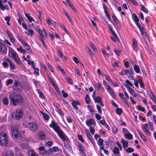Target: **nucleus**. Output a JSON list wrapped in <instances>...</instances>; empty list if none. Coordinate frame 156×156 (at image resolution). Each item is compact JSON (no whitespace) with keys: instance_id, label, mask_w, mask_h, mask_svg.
Listing matches in <instances>:
<instances>
[{"instance_id":"obj_46","label":"nucleus","mask_w":156,"mask_h":156,"mask_svg":"<svg viewBox=\"0 0 156 156\" xmlns=\"http://www.w3.org/2000/svg\"><path fill=\"white\" fill-rule=\"evenodd\" d=\"M96 107L98 113L100 114H102L101 108L100 106L98 105H96Z\"/></svg>"},{"instance_id":"obj_8","label":"nucleus","mask_w":156,"mask_h":156,"mask_svg":"<svg viewBox=\"0 0 156 156\" xmlns=\"http://www.w3.org/2000/svg\"><path fill=\"white\" fill-rule=\"evenodd\" d=\"M86 123L87 126L90 127L92 125H95L96 122L94 119H91L87 120L86 121Z\"/></svg>"},{"instance_id":"obj_15","label":"nucleus","mask_w":156,"mask_h":156,"mask_svg":"<svg viewBox=\"0 0 156 156\" xmlns=\"http://www.w3.org/2000/svg\"><path fill=\"white\" fill-rule=\"evenodd\" d=\"M113 152L115 154L117 155L115 156H121L119 149L118 147H115L113 148Z\"/></svg>"},{"instance_id":"obj_5","label":"nucleus","mask_w":156,"mask_h":156,"mask_svg":"<svg viewBox=\"0 0 156 156\" xmlns=\"http://www.w3.org/2000/svg\"><path fill=\"white\" fill-rule=\"evenodd\" d=\"M27 127L30 129L32 132L36 131L38 128L37 124L34 122H31L27 124Z\"/></svg>"},{"instance_id":"obj_25","label":"nucleus","mask_w":156,"mask_h":156,"mask_svg":"<svg viewBox=\"0 0 156 156\" xmlns=\"http://www.w3.org/2000/svg\"><path fill=\"white\" fill-rule=\"evenodd\" d=\"M149 95L151 98L152 100L156 104V98L154 95V94L151 91L149 94Z\"/></svg>"},{"instance_id":"obj_61","label":"nucleus","mask_w":156,"mask_h":156,"mask_svg":"<svg viewBox=\"0 0 156 156\" xmlns=\"http://www.w3.org/2000/svg\"><path fill=\"white\" fill-rule=\"evenodd\" d=\"M88 109L91 112H94V110L93 109L92 107L90 105H88L87 106Z\"/></svg>"},{"instance_id":"obj_6","label":"nucleus","mask_w":156,"mask_h":156,"mask_svg":"<svg viewBox=\"0 0 156 156\" xmlns=\"http://www.w3.org/2000/svg\"><path fill=\"white\" fill-rule=\"evenodd\" d=\"M13 89L17 91H20L22 89V86L20 82L18 80H15L13 86Z\"/></svg>"},{"instance_id":"obj_19","label":"nucleus","mask_w":156,"mask_h":156,"mask_svg":"<svg viewBox=\"0 0 156 156\" xmlns=\"http://www.w3.org/2000/svg\"><path fill=\"white\" fill-rule=\"evenodd\" d=\"M133 48L135 50L137 47V41L135 38H133Z\"/></svg>"},{"instance_id":"obj_58","label":"nucleus","mask_w":156,"mask_h":156,"mask_svg":"<svg viewBox=\"0 0 156 156\" xmlns=\"http://www.w3.org/2000/svg\"><path fill=\"white\" fill-rule=\"evenodd\" d=\"M74 71L75 73L77 74L79 76H81V74L80 72V71L76 68H74Z\"/></svg>"},{"instance_id":"obj_33","label":"nucleus","mask_w":156,"mask_h":156,"mask_svg":"<svg viewBox=\"0 0 156 156\" xmlns=\"http://www.w3.org/2000/svg\"><path fill=\"white\" fill-rule=\"evenodd\" d=\"M14 60L16 63L20 66L21 64V61L19 56L14 59Z\"/></svg>"},{"instance_id":"obj_21","label":"nucleus","mask_w":156,"mask_h":156,"mask_svg":"<svg viewBox=\"0 0 156 156\" xmlns=\"http://www.w3.org/2000/svg\"><path fill=\"white\" fill-rule=\"evenodd\" d=\"M9 55L10 57L16 54V53L11 47H9Z\"/></svg>"},{"instance_id":"obj_32","label":"nucleus","mask_w":156,"mask_h":156,"mask_svg":"<svg viewBox=\"0 0 156 156\" xmlns=\"http://www.w3.org/2000/svg\"><path fill=\"white\" fill-rule=\"evenodd\" d=\"M26 17L28 19V21L30 23H31L32 21L33 20V18L30 16L27 13H25Z\"/></svg>"},{"instance_id":"obj_41","label":"nucleus","mask_w":156,"mask_h":156,"mask_svg":"<svg viewBox=\"0 0 156 156\" xmlns=\"http://www.w3.org/2000/svg\"><path fill=\"white\" fill-rule=\"evenodd\" d=\"M116 113L118 115H120L122 112V110L121 108H117L116 109Z\"/></svg>"},{"instance_id":"obj_55","label":"nucleus","mask_w":156,"mask_h":156,"mask_svg":"<svg viewBox=\"0 0 156 156\" xmlns=\"http://www.w3.org/2000/svg\"><path fill=\"white\" fill-rule=\"evenodd\" d=\"M103 6L104 9V11L105 13H107L108 12L107 10V7L106 5L104 3H103Z\"/></svg>"},{"instance_id":"obj_17","label":"nucleus","mask_w":156,"mask_h":156,"mask_svg":"<svg viewBox=\"0 0 156 156\" xmlns=\"http://www.w3.org/2000/svg\"><path fill=\"white\" fill-rule=\"evenodd\" d=\"M0 8L3 11L5 9L8 10H9L8 5H5V6H4L2 5L1 0H0Z\"/></svg>"},{"instance_id":"obj_2","label":"nucleus","mask_w":156,"mask_h":156,"mask_svg":"<svg viewBox=\"0 0 156 156\" xmlns=\"http://www.w3.org/2000/svg\"><path fill=\"white\" fill-rule=\"evenodd\" d=\"M9 98L14 106L23 102V98L20 94L12 93L9 96Z\"/></svg>"},{"instance_id":"obj_60","label":"nucleus","mask_w":156,"mask_h":156,"mask_svg":"<svg viewBox=\"0 0 156 156\" xmlns=\"http://www.w3.org/2000/svg\"><path fill=\"white\" fill-rule=\"evenodd\" d=\"M119 74L121 76L125 75H126V69H124L122 70L119 73Z\"/></svg>"},{"instance_id":"obj_48","label":"nucleus","mask_w":156,"mask_h":156,"mask_svg":"<svg viewBox=\"0 0 156 156\" xmlns=\"http://www.w3.org/2000/svg\"><path fill=\"white\" fill-rule=\"evenodd\" d=\"M42 115L45 120H48L49 119V116L46 113L42 112Z\"/></svg>"},{"instance_id":"obj_31","label":"nucleus","mask_w":156,"mask_h":156,"mask_svg":"<svg viewBox=\"0 0 156 156\" xmlns=\"http://www.w3.org/2000/svg\"><path fill=\"white\" fill-rule=\"evenodd\" d=\"M85 100L86 103L88 104H89L90 102V98L88 94H86L85 98Z\"/></svg>"},{"instance_id":"obj_54","label":"nucleus","mask_w":156,"mask_h":156,"mask_svg":"<svg viewBox=\"0 0 156 156\" xmlns=\"http://www.w3.org/2000/svg\"><path fill=\"white\" fill-rule=\"evenodd\" d=\"M89 45L93 49V50L94 51H97L96 48L94 47L93 44L92 43H91V42H90Z\"/></svg>"},{"instance_id":"obj_62","label":"nucleus","mask_w":156,"mask_h":156,"mask_svg":"<svg viewBox=\"0 0 156 156\" xmlns=\"http://www.w3.org/2000/svg\"><path fill=\"white\" fill-rule=\"evenodd\" d=\"M86 49L87 50L88 52L90 54V55L92 57H93L94 55L90 49L88 47H87Z\"/></svg>"},{"instance_id":"obj_42","label":"nucleus","mask_w":156,"mask_h":156,"mask_svg":"<svg viewBox=\"0 0 156 156\" xmlns=\"http://www.w3.org/2000/svg\"><path fill=\"white\" fill-rule=\"evenodd\" d=\"M48 78L50 81V83L52 85V86H54V85L56 83L54 81V80L52 79V78L49 76H48Z\"/></svg>"},{"instance_id":"obj_30","label":"nucleus","mask_w":156,"mask_h":156,"mask_svg":"<svg viewBox=\"0 0 156 156\" xmlns=\"http://www.w3.org/2000/svg\"><path fill=\"white\" fill-rule=\"evenodd\" d=\"M94 101L95 103H99L102 101L101 98L99 96H98L94 98Z\"/></svg>"},{"instance_id":"obj_28","label":"nucleus","mask_w":156,"mask_h":156,"mask_svg":"<svg viewBox=\"0 0 156 156\" xmlns=\"http://www.w3.org/2000/svg\"><path fill=\"white\" fill-rule=\"evenodd\" d=\"M124 137L127 139L132 140L133 139V135L129 132L127 134H124Z\"/></svg>"},{"instance_id":"obj_22","label":"nucleus","mask_w":156,"mask_h":156,"mask_svg":"<svg viewBox=\"0 0 156 156\" xmlns=\"http://www.w3.org/2000/svg\"><path fill=\"white\" fill-rule=\"evenodd\" d=\"M78 147L79 148V151L81 152L85 151L84 147L80 143H78Z\"/></svg>"},{"instance_id":"obj_27","label":"nucleus","mask_w":156,"mask_h":156,"mask_svg":"<svg viewBox=\"0 0 156 156\" xmlns=\"http://www.w3.org/2000/svg\"><path fill=\"white\" fill-rule=\"evenodd\" d=\"M58 150L59 148L57 147L54 146L52 148H49L48 151V152H49V151L50 152L51 151H55V152H56L58 151Z\"/></svg>"},{"instance_id":"obj_56","label":"nucleus","mask_w":156,"mask_h":156,"mask_svg":"<svg viewBox=\"0 0 156 156\" xmlns=\"http://www.w3.org/2000/svg\"><path fill=\"white\" fill-rule=\"evenodd\" d=\"M17 39L19 41H20L21 43L24 41L22 38L19 35H17Z\"/></svg>"},{"instance_id":"obj_38","label":"nucleus","mask_w":156,"mask_h":156,"mask_svg":"<svg viewBox=\"0 0 156 156\" xmlns=\"http://www.w3.org/2000/svg\"><path fill=\"white\" fill-rule=\"evenodd\" d=\"M136 107L138 110H140L143 112H144L145 111V109L144 108L142 107L140 105H137Z\"/></svg>"},{"instance_id":"obj_34","label":"nucleus","mask_w":156,"mask_h":156,"mask_svg":"<svg viewBox=\"0 0 156 156\" xmlns=\"http://www.w3.org/2000/svg\"><path fill=\"white\" fill-rule=\"evenodd\" d=\"M126 75H131L133 73V71L132 69V67H129V69H126Z\"/></svg>"},{"instance_id":"obj_18","label":"nucleus","mask_w":156,"mask_h":156,"mask_svg":"<svg viewBox=\"0 0 156 156\" xmlns=\"http://www.w3.org/2000/svg\"><path fill=\"white\" fill-rule=\"evenodd\" d=\"M121 142L122 144L123 148H126L128 147V142L126 141L123 138L122 139Z\"/></svg>"},{"instance_id":"obj_10","label":"nucleus","mask_w":156,"mask_h":156,"mask_svg":"<svg viewBox=\"0 0 156 156\" xmlns=\"http://www.w3.org/2000/svg\"><path fill=\"white\" fill-rule=\"evenodd\" d=\"M12 136L14 137L15 138H17L18 137H20V133L19 132L18 130L16 129H15L12 130Z\"/></svg>"},{"instance_id":"obj_3","label":"nucleus","mask_w":156,"mask_h":156,"mask_svg":"<svg viewBox=\"0 0 156 156\" xmlns=\"http://www.w3.org/2000/svg\"><path fill=\"white\" fill-rule=\"evenodd\" d=\"M9 143L7 135L5 133L2 132L0 133V145L6 146Z\"/></svg>"},{"instance_id":"obj_7","label":"nucleus","mask_w":156,"mask_h":156,"mask_svg":"<svg viewBox=\"0 0 156 156\" xmlns=\"http://www.w3.org/2000/svg\"><path fill=\"white\" fill-rule=\"evenodd\" d=\"M7 52V49L3 43L0 42V53L2 55H5Z\"/></svg>"},{"instance_id":"obj_50","label":"nucleus","mask_w":156,"mask_h":156,"mask_svg":"<svg viewBox=\"0 0 156 156\" xmlns=\"http://www.w3.org/2000/svg\"><path fill=\"white\" fill-rule=\"evenodd\" d=\"M138 82L140 84V87L141 88H144V83H143L142 80L140 79H139L138 80Z\"/></svg>"},{"instance_id":"obj_51","label":"nucleus","mask_w":156,"mask_h":156,"mask_svg":"<svg viewBox=\"0 0 156 156\" xmlns=\"http://www.w3.org/2000/svg\"><path fill=\"white\" fill-rule=\"evenodd\" d=\"M37 31L40 36V37H44L42 32L40 29L37 28Z\"/></svg>"},{"instance_id":"obj_23","label":"nucleus","mask_w":156,"mask_h":156,"mask_svg":"<svg viewBox=\"0 0 156 156\" xmlns=\"http://www.w3.org/2000/svg\"><path fill=\"white\" fill-rule=\"evenodd\" d=\"M137 132L138 133L139 135L140 136L142 139L144 141L147 140V139L145 136L143 134V133L140 130H137Z\"/></svg>"},{"instance_id":"obj_44","label":"nucleus","mask_w":156,"mask_h":156,"mask_svg":"<svg viewBox=\"0 0 156 156\" xmlns=\"http://www.w3.org/2000/svg\"><path fill=\"white\" fill-rule=\"evenodd\" d=\"M127 153H131L134 151V150L131 147H129L127 149L125 150Z\"/></svg>"},{"instance_id":"obj_57","label":"nucleus","mask_w":156,"mask_h":156,"mask_svg":"<svg viewBox=\"0 0 156 156\" xmlns=\"http://www.w3.org/2000/svg\"><path fill=\"white\" fill-rule=\"evenodd\" d=\"M13 83V81L12 80L9 79L7 81L6 85L8 86L9 84H12Z\"/></svg>"},{"instance_id":"obj_11","label":"nucleus","mask_w":156,"mask_h":156,"mask_svg":"<svg viewBox=\"0 0 156 156\" xmlns=\"http://www.w3.org/2000/svg\"><path fill=\"white\" fill-rule=\"evenodd\" d=\"M132 19L136 26L140 25L138 23L139 22V19L135 13H133L132 14Z\"/></svg>"},{"instance_id":"obj_4","label":"nucleus","mask_w":156,"mask_h":156,"mask_svg":"<svg viewBox=\"0 0 156 156\" xmlns=\"http://www.w3.org/2000/svg\"><path fill=\"white\" fill-rule=\"evenodd\" d=\"M23 112L21 109H17L16 112H14L12 116L14 119L19 120L23 116Z\"/></svg>"},{"instance_id":"obj_24","label":"nucleus","mask_w":156,"mask_h":156,"mask_svg":"<svg viewBox=\"0 0 156 156\" xmlns=\"http://www.w3.org/2000/svg\"><path fill=\"white\" fill-rule=\"evenodd\" d=\"M56 108V111L60 114L61 116L64 115V114L62 112V110L59 108L57 106H55Z\"/></svg>"},{"instance_id":"obj_35","label":"nucleus","mask_w":156,"mask_h":156,"mask_svg":"<svg viewBox=\"0 0 156 156\" xmlns=\"http://www.w3.org/2000/svg\"><path fill=\"white\" fill-rule=\"evenodd\" d=\"M17 50L18 51H20V53H23V54H24L26 52V51L23 49L22 46H20L19 48H17Z\"/></svg>"},{"instance_id":"obj_47","label":"nucleus","mask_w":156,"mask_h":156,"mask_svg":"<svg viewBox=\"0 0 156 156\" xmlns=\"http://www.w3.org/2000/svg\"><path fill=\"white\" fill-rule=\"evenodd\" d=\"M77 137L78 140L81 141L83 143L84 142V139L83 138L82 136L80 135H78L77 136Z\"/></svg>"},{"instance_id":"obj_29","label":"nucleus","mask_w":156,"mask_h":156,"mask_svg":"<svg viewBox=\"0 0 156 156\" xmlns=\"http://www.w3.org/2000/svg\"><path fill=\"white\" fill-rule=\"evenodd\" d=\"M106 89L107 91L111 94L112 95H114L115 96V93L110 86H108V87L106 88Z\"/></svg>"},{"instance_id":"obj_43","label":"nucleus","mask_w":156,"mask_h":156,"mask_svg":"<svg viewBox=\"0 0 156 156\" xmlns=\"http://www.w3.org/2000/svg\"><path fill=\"white\" fill-rule=\"evenodd\" d=\"M64 13L65 14V15L67 17V18L68 19L69 21L71 23L72 22V19L70 18V16L69 15V14L65 11H64Z\"/></svg>"},{"instance_id":"obj_40","label":"nucleus","mask_w":156,"mask_h":156,"mask_svg":"<svg viewBox=\"0 0 156 156\" xmlns=\"http://www.w3.org/2000/svg\"><path fill=\"white\" fill-rule=\"evenodd\" d=\"M112 17L114 20V22L116 24H118L119 23V22L118 20L116 18V17L114 14H112Z\"/></svg>"},{"instance_id":"obj_63","label":"nucleus","mask_w":156,"mask_h":156,"mask_svg":"<svg viewBox=\"0 0 156 156\" xmlns=\"http://www.w3.org/2000/svg\"><path fill=\"white\" fill-rule=\"evenodd\" d=\"M9 64H10L11 69H13L15 68V65L12 62H10V63Z\"/></svg>"},{"instance_id":"obj_39","label":"nucleus","mask_w":156,"mask_h":156,"mask_svg":"<svg viewBox=\"0 0 156 156\" xmlns=\"http://www.w3.org/2000/svg\"><path fill=\"white\" fill-rule=\"evenodd\" d=\"M137 26L139 29L142 35H143L145 32V31H144V30L143 27H141L140 25H139Z\"/></svg>"},{"instance_id":"obj_9","label":"nucleus","mask_w":156,"mask_h":156,"mask_svg":"<svg viewBox=\"0 0 156 156\" xmlns=\"http://www.w3.org/2000/svg\"><path fill=\"white\" fill-rule=\"evenodd\" d=\"M148 125L147 123L145 124L143 126H142V128L143 130L149 136L151 135V133L147 128Z\"/></svg>"},{"instance_id":"obj_20","label":"nucleus","mask_w":156,"mask_h":156,"mask_svg":"<svg viewBox=\"0 0 156 156\" xmlns=\"http://www.w3.org/2000/svg\"><path fill=\"white\" fill-rule=\"evenodd\" d=\"M135 72L137 73H140V69L139 66L136 64H135L133 66Z\"/></svg>"},{"instance_id":"obj_16","label":"nucleus","mask_w":156,"mask_h":156,"mask_svg":"<svg viewBox=\"0 0 156 156\" xmlns=\"http://www.w3.org/2000/svg\"><path fill=\"white\" fill-rule=\"evenodd\" d=\"M2 156H14L13 152L11 151H8L5 153H3Z\"/></svg>"},{"instance_id":"obj_36","label":"nucleus","mask_w":156,"mask_h":156,"mask_svg":"<svg viewBox=\"0 0 156 156\" xmlns=\"http://www.w3.org/2000/svg\"><path fill=\"white\" fill-rule=\"evenodd\" d=\"M141 10L146 13H147L148 12L147 9L146 8L144 5H141Z\"/></svg>"},{"instance_id":"obj_13","label":"nucleus","mask_w":156,"mask_h":156,"mask_svg":"<svg viewBox=\"0 0 156 156\" xmlns=\"http://www.w3.org/2000/svg\"><path fill=\"white\" fill-rule=\"evenodd\" d=\"M126 87L128 89L130 93L131 94L133 97H136L137 95V94L135 92L133 89L129 86H128Z\"/></svg>"},{"instance_id":"obj_26","label":"nucleus","mask_w":156,"mask_h":156,"mask_svg":"<svg viewBox=\"0 0 156 156\" xmlns=\"http://www.w3.org/2000/svg\"><path fill=\"white\" fill-rule=\"evenodd\" d=\"M22 44L23 46L25 47L26 48V49L28 51H31V50H30V47L29 44L27 43H26L24 41V42L21 43Z\"/></svg>"},{"instance_id":"obj_52","label":"nucleus","mask_w":156,"mask_h":156,"mask_svg":"<svg viewBox=\"0 0 156 156\" xmlns=\"http://www.w3.org/2000/svg\"><path fill=\"white\" fill-rule=\"evenodd\" d=\"M89 130L92 135H94L95 133V130L93 127L90 126L89 127Z\"/></svg>"},{"instance_id":"obj_37","label":"nucleus","mask_w":156,"mask_h":156,"mask_svg":"<svg viewBox=\"0 0 156 156\" xmlns=\"http://www.w3.org/2000/svg\"><path fill=\"white\" fill-rule=\"evenodd\" d=\"M29 156H38V154L34 151L31 150L29 152Z\"/></svg>"},{"instance_id":"obj_1","label":"nucleus","mask_w":156,"mask_h":156,"mask_svg":"<svg viewBox=\"0 0 156 156\" xmlns=\"http://www.w3.org/2000/svg\"><path fill=\"white\" fill-rule=\"evenodd\" d=\"M50 127L53 129L57 133L58 136L63 141H66L67 137L66 135L60 128L58 123L55 122L54 120H52L51 123L49 125Z\"/></svg>"},{"instance_id":"obj_45","label":"nucleus","mask_w":156,"mask_h":156,"mask_svg":"<svg viewBox=\"0 0 156 156\" xmlns=\"http://www.w3.org/2000/svg\"><path fill=\"white\" fill-rule=\"evenodd\" d=\"M98 145L101 146L102 145H103V140L101 138H99L98 140Z\"/></svg>"},{"instance_id":"obj_49","label":"nucleus","mask_w":156,"mask_h":156,"mask_svg":"<svg viewBox=\"0 0 156 156\" xmlns=\"http://www.w3.org/2000/svg\"><path fill=\"white\" fill-rule=\"evenodd\" d=\"M2 101L4 104L5 105H8V104L9 100L7 98H4L3 99Z\"/></svg>"},{"instance_id":"obj_12","label":"nucleus","mask_w":156,"mask_h":156,"mask_svg":"<svg viewBox=\"0 0 156 156\" xmlns=\"http://www.w3.org/2000/svg\"><path fill=\"white\" fill-rule=\"evenodd\" d=\"M80 104V103L76 100L75 101L74 100H73L72 103V105L73 106L76 110H77L78 109V107L77 105H79Z\"/></svg>"},{"instance_id":"obj_64","label":"nucleus","mask_w":156,"mask_h":156,"mask_svg":"<svg viewBox=\"0 0 156 156\" xmlns=\"http://www.w3.org/2000/svg\"><path fill=\"white\" fill-rule=\"evenodd\" d=\"M62 94L64 98H66L68 97V95L63 90H62Z\"/></svg>"},{"instance_id":"obj_59","label":"nucleus","mask_w":156,"mask_h":156,"mask_svg":"<svg viewBox=\"0 0 156 156\" xmlns=\"http://www.w3.org/2000/svg\"><path fill=\"white\" fill-rule=\"evenodd\" d=\"M28 32L29 33V34H27V32H25L27 34L29 35L30 34V36H32L33 34H34V32L32 30L30 29L28 31Z\"/></svg>"},{"instance_id":"obj_53","label":"nucleus","mask_w":156,"mask_h":156,"mask_svg":"<svg viewBox=\"0 0 156 156\" xmlns=\"http://www.w3.org/2000/svg\"><path fill=\"white\" fill-rule=\"evenodd\" d=\"M121 51L120 50H116V49H114V52L115 54L118 55V56H120V54L121 52Z\"/></svg>"},{"instance_id":"obj_14","label":"nucleus","mask_w":156,"mask_h":156,"mask_svg":"<svg viewBox=\"0 0 156 156\" xmlns=\"http://www.w3.org/2000/svg\"><path fill=\"white\" fill-rule=\"evenodd\" d=\"M38 135L40 139L43 140L45 139L46 136L45 133L43 131L39 132Z\"/></svg>"}]
</instances>
